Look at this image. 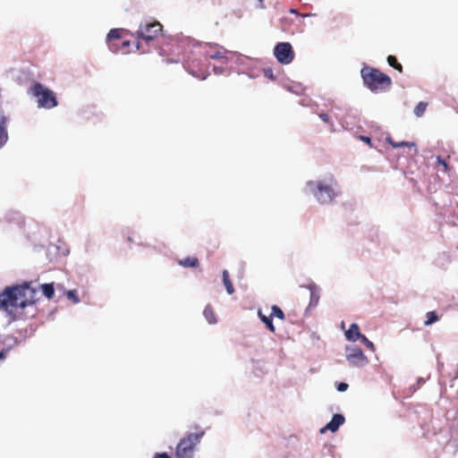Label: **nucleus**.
<instances>
[{"mask_svg": "<svg viewBox=\"0 0 458 458\" xmlns=\"http://www.w3.org/2000/svg\"><path fill=\"white\" fill-rule=\"evenodd\" d=\"M30 284L26 282L5 287L0 293V308L19 318L34 317L38 291Z\"/></svg>", "mask_w": 458, "mask_h": 458, "instance_id": "nucleus-1", "label": "nucleus"}, {"mask_svg": "<svg viewBox=\"0 0 458 458\" xmlns=\"http://www.w3.org/2000/svg\"><path fill=\"white\" fill-rule=\"evenodd\" d=\"M364 85L371 91H383L392 85L391 78L380 70L365 66L360 71Z\"/></svg>", "mask_w": 458, "mask_h": 458, "instance_id": "nucleus-2", "label": "nucleus"}, {"mask_svg": "<svg viewBox=\"0 0 458 458\" xmlns=\"http://www.w3.org/2000/svg\"><path fill=\"white\" fill-rule=\"evenodd\" d=\"M330 182V184H327L322 181H309L307 182V186L317 200L321 204L331 202L336 196L334 186H335L337 182L333 176H331Z\"/></svg>", "mask_w": 458, "mask_h": 458, "instance_id": "nucleus-3", "label": "nucleus"}, {"mask_svg": "<svg viewBox=\"0 0 458 458\" xmlns=\"http://www.w3.org/2000/svg\"><path fill=\"white\" fill-rule=\"evenodd\" d=\"M28 92L36 98L38 106L40 108L51 109L58 104L55 93L40 82H35Z\"/></svg>", "mask_w": 458, "mask_h": 458, "instance_id": "nucleus-4", "label": "nucleus"}, {"mask_svg": "<svg viewBox=\"0 0 458 458\" xmlns=\"http://www.w3.org/2000/svg\"><path fill=\"white\" fill-rule=\"evenodd\" d=\"M204 434V430L200 429L182 438L176 446L175 458H192L195 446L199 443Z\"/></svg>", "mask_w": 458, "mask_h": 458, "instance_id": "nucleus-5", "label": "nucleus"}, {"mask_svg": "<svg viewBox=\"0 0 458 458\" xmlns=\"http://www.w3.org/2000/svg\"><path fill=\"white\" fill-rule=\"evenodd\" d=\"M163 31L162 24L157 21L140 23L138 30L132 36L138 40L150 42L155 40Z\"/></svg>", "mask_w": 458, "mask_h": 458, "instance_id": "nucleus-6", "label": "nucleus"}, {"mask_svg": "<svg viewBox=\"0 0 458 458\" xmlns=\"http://www.w3.org/2000/svg\"><path fill=\"white\" fill-rule=\"evenodd\" d=\"M274 55L283 64H289L294 59V52L292 45L288 42L278 43L274 48Z\"/></svg>", "mask_w": 458, "mask_h": 458, "instance_id": "nucleus-7", "label": "nucleus"}, {"mask_svg": "<svg viewBox=\"0 0 458 458\" xmlns=\"http://www.w3.org/2000/svg\"><path fill=\"white\" fill-rule=\"evenodd\" d=\"M346 358L351 364L356 367L363 366L368 362L367 357L359 347L352 349Z\"/></svg>", "mask_w": 458, "mask_h": 458, "instance_id": "nucleus-8", "label": "nucleus"}, {"mask_svg": "<svg viewBox=\"0 0 458 458\" xmlns=\"http://www.w3.org/2000/svg\"><path fill=\"white\" fill-rule=\"evenodd\" d=\"M344 417L342 414H335L332 420L320 429V432L325 433L327 430L335 432L338 430L339 427L344 423Z\"/></svg>", "mask_w": 458, "mask_h": 458, "instance_id": "nucleus-9", "label": "nucleus"}, {"mask_svg": "<svg viewBox=\"0 0 458 458\" xmlns=\"http://www.w3.org/2000/svg\"><path fill=\"white\" fill-rule=\"evenodd\" d=\"M360 332L359 326L356 323H352L350 328L345 331V337L347 340L355 342L360 337Z\"/></svg>", "mask_w": 458, "mask_h": 458, "instance_id": "nucleus-10", "label": "nucleus"}, {"mask_svg": "<svg viewBox=\"0 0 458 458\" xmlns=\"http://www.w3.org/2000/svg\"><path fill=\"white\" fill-rule=\"evenodd\" d=\"M226 50L223 47H217L216 49H210L206 52V56L208 59H223L226 57Z\"/></svg>", "mask_w": 458, "mask_h": 458, "instance_id": "nucleus-11", "label": "nucleus"}, {"mask_svg": "<svg viewBox=\"0 0 458 458\" xmlns=\"http://www.w3.org/2000/svg\"><path fill=\"white\" fill-rule=\"evenodd\" d=\"M122 33H123V30L121 29H112L107 36H106V40L109 44V47L113 50V51H115L114 48H113V46L111 45L112 44V41L114 40V39H120L122 38Z\"/></svg>", "mask_w": 458, "mask_h": 458, "instance_id": "nucleus-12", "label": "nucleus"}, {"mask_svg": "<svg viewBox=\"0 0 458 458\" xmlns=\"http://www.w3.org/2000/svg\"><path fill=\"white\" fill-rule=\"evenodd\" d=\"M186 69L189 72V73H191V75H193L194 77H196V78H198L199 80H205L206 77H207V71H206V69L195 70L193 68V64H188Z\"/></svg>", "mask_w": 458, "mask_h": 458, "instance_id": "nucleus-13", "label": "nucleus"}, {"mask_svg": "<svg viewBox=\"0 0 458 458\" xmlns=\"http://www.w3.org/2000/svg\"><path fill=\"white\" fill-rule=\"evenodd\" d=\"M179 264L184 267H199V262L196 257H187L179 260Z\"/></svg>", "mask_w": 458, "mask_h": 458, "instance_id": "nucleus-14", "label": "nucleus"}, {"mask_svg": "<svg viewBox=\"0 0 458 458\" xmlns=\"http://www.w3.org/2000/svg\"><path fill=\"white\" fill-rule=\"evenodd\" d=\"M222 277H223V283L225 286L226 292L228 293V294H233L234 293V288H233V283L230 280L229 273L227 270L223 271Z\"/></svg>", "mask_w": 458, "mask_h": 458, "instance_id": "nucleus-15", "label": "nucleus"}, {"mask_svg": "<svg viewBox=\"0 0 458 458\" xmlns=\"http://www.w3.org/2000/svg\"><path fill=\"white\" fill-rule=\"evenodd\" d=\"M203 315L209 324H216V314L210 305H207L204 309Z\"/></svg>", "mask_w": 458, "mask_h": 458, "instance_id": "nucleus-16", "label": "nucleus"}, {"mask_svg": "<svg viewBox=\"0 0 458 458\" xmlns=\"http://www.w3.org/2000/svg\"><path fill=\"white\" fill-rule=\"evenodd\" d=\"M40 288L42 290L43 294L47 299H52L54 297L55 287H54V284L53 283H51V284H43L40 285Z\"/></svg>", "mask_w": 458, "mask_h": 458, "instance_id": "nucleus-17", "label": "nucleus"}, {"mask_svg": "<svg viewBox=\"0 0 458 458\" xmlns=\"http://www.w3.org/2000/svg\"><path fill=\"white\" fill-rule=\"evenodd\" d=\"M259 317L260 318V320L266 324L267 327L268 328V330L272 333H274L276 331V328H275V326L272 322V317L270 316V318L263 315L260 311H259Z\"/></svg>", "mask_w": 458, "mask_h": 458, "instance_id": "nucleus-18", "label": "nucleus"}, {"mask_svg": "<svg viewBox=\"0 0 458 458\" xmlns=\"http://www.w3.org/2000/svg\"><path fill=\"white\" fill-rule=\"evenodd\" d=\"M387 63L391 67L394 68L399 72H403V66L398 63L397 58L394 55H388Z\"/></svg>", "mask_w": 458, "mask_h": 458, "instance_id": "nucleus-19", "label": "nucleus"}, {"mask_svg": "<svg viewBox=\"0 0 458 458\" xmlns=\"http://www.w3.org/2000/svg\"><path fill=\"white\" fill-rule=\"evenodd\" d=\"M7 139H8V135H7V131H6V129L4 126V122L2 121L0 123V148L5 144V142L7 141Z\"/></svg>", "mask_w": 458, "mask_h": 458, "instance_id": "nucleus-20", "label": "nucleus"}, {"mask_svg": "<svg viewBox=\"0 0 458 458\" xmlns=\"http://www.w3.org/2000/svg\"><path fill=\"white\" fill-rule=\"evenodd\" d=\"M386 141L394 148H400V147H403V146H407V147H410V148H415V144L414 143H410V142H407V141H401V142H395L394 140H393L391 138H386Z\"/></svg>", "mask_w": 458, "mask_h": 458, "instance_id": "nucleus-21", "label": "nucleus"}, {"mask_svg": "<svg viewBox=\"0 0 458 458\" xmlns=\"http://www.w3.org/2000/svg\"><path fill=\"white\" fill-rule=\"evenodd\" d=\"M271 317H276L281 320L284 319V313L280 307L273 305L271 308Z\"/></svg>", "mask_w": 458, "mask_h": 458, "instance_id": "nucleus-22", "label": "nucleus"}, {"mask_svg": "<svg viewBox=\"0 0 458 458\" xmlns=\"http://www.w3.org/2000/svg\"><path fill=\"white\" fill-rule=\"evenodd\" d=\"M428 106V104L425 103V102H419L418 105L415 106L414 108V114L418 116V117H420L423 115V114L425 113L426 111V108Z\"/></svg>", "mask_w": 458, "mask_h": 458, "instance_id": "nucleus-23", "label": "nucleus"}, {"mask_svg": "<svg viewBox=\"0 0 458 458\" xmlns=\"http://www.w3.org/2000/svg\"><path fill=\"white\" fill-rule=\"evenodd\" d=\"M427 320L424 322L425 326H429L438 320V316L435 311H428L426 314Z\"/></svg>", "mask_w": 458, "mask_h": 458, "instance_id": "nucleus-24", "label": "nucleus"}, {"mask_svg": "<svg viewBox=\"0 0 458 458\" xmlns=\"http://www.w3.org/2000/svg\"><path fill=\"white\" fill-rule=\"evenodd\" d=\"M66 296L73 303H79L80 302V298H79V296L77 294V291L76 290H69V291H67Z\"/></svg>", "mask_w": 458, "mask_h": 458, "instance_id": "nucleus-25", "label": "nucleus"}, {"mask_svg": "<svg viewBox=\"0 0 458 458\" xmlns=\"http://www.w3.org/2000/svg\"><path fill=\"white\" fill-rule=\"evenodd\" d=\"M359 339L365 344V346L368 349H369L372 352L375 351L374 344L371 341H369L365 335H360V337Z\"/></svg>", "mask_w": 458, "mask_h": 458, "instance_id": "nucleus-26", "label": "nucleus"}, {"mask_svg": "<svg viewBox=\"0 0 458 458\" xmlns=\"http://www.w3.org/2000/svg\"><path fill=\"white\" fill-rule=\"evenodd\" d=\"M437 164L438 165H442L443 166V172L444 173H448L450 171V167H449V165L447 164V162L444 159L441 158V157H437Z\"/></svg>", "mask_w": 458, "mask_h": 458, "instance_id": "nucleus-27", "label": "nucleus"}, {"mask_svg": "<svg viewBox=\"0 0 458 458\" xmlns=\"http://www.w3.org/2000/svg\"><path fill=\"white\" fill-rule=\"evenodd\" d=\"M264 76L271 81H275L276 77L274 76L273 70L271 68H267L264 70Z\"/></svg>", "mask_w": 458, "mask_h": 458, "instance_id": "nucleus-28", "label": "nucleus"}, {"mask_svg": "<svg viewBox=\"0 0 458 458\" xmlns=\"http://www.w3.org/2000/svg\"><path fill=\"white\" fill-rule=\"evenodd\" d=\"M347 388H348V384L344 383V382L339 383L337 386V390L340 392H344V391L347 390Z\"/></svg>", "mask_w": 458, "mask_h": 458, "instance_id": "nucleus-29", "label": "nucleus"}, {"mask_svg": "<svg viewBox=\"0 0 458 458\" xmlns=\"http://www.w3.org/2000/svg\"><path fill=\"white\" fill-rule=\"evenodd\" d=\"M287 20H288V18H287V17H283V18L281 19V22H282V29H283L284 31H288V30H290V29H289V27H288L286 24H284V23H286Z\"/></svg>", "mask_w": 458, "mask_h": 458, "instance_id": "nucleus-30", "label": "nucleus"}, {"mask_svg": "<svg viewBox=\"0 0 458 458\" xmlns=\"http://www.w3.org/2000/svg\"><path fill=\"white\" fill-rule=\"evenodd\" d=\"M153 458H171L166 453H157Z\"/></svg>", "mask_w": 458, "mask_h": 458, "instance_id": "nucleus-31", "label": "nucleus"}, {"mask_svg": "<svg viewBox=\"0 0 458 458\" xmlns=\"http://www.w3.org/2000/svg\"><path fill=\"white\" fill-rule=\"evenodd\" d=\"M319 117L325 123H329V121H330L329 115L327 114H320Z\"/></svg>", "mask_w": 458, "mask_h": 458, "instance_id": "nucleus-32", "label": "nucleus"}, {"mask_svg": "<svg viewBox=\"0 0 458 458\" xmlns=\"http://www.w3.org/2000/svg\"><path fill=\"white\" fill-rule=\"evenodd\" d=\"M360 140L362 141H364L365 143L369 144V146H371V139L369 137H367V136H360Z\"/></svg>", "mask_w": 458, "mask_h": 458, "instance_id": "nucleus-33", "label": "nucleus"}, {"mask_svg": "<svg viewBox=\"0 0 458 458\" xmlns=\"http://www.w3.org/2000/svg\"><path fill=\"white\" fill-rule=\"evenodd\" d=\"M258 1H259V4H258V6H259V8H264V7H265V6H264V0H258Z\"/></svg>", "mask_w": 458, "mask_h": 458, "instance_id": "nucleus-34", "label": "nucleus"}, {"mask_svg": "<svg viewBox=\"0 0 458 458\" xmlns=\"http://www.w3.org/2000/svg\"><path fill=\"white\" fill-rule=\"evenodd\" d=\"M122 45H123V47H127L130 46V41L129 40H125V41L123 42Z\"/></svg>", "mask_w": 458, "mask_h": 458, "instance_id": "nucleus-35", "label": "nucleus"}, {"mask_svg": "<svg viewBox=\"0 0 458 458\" xmlns=\"http://www.w3.org/2000/svg\"><path fill=\"white\" fill-rule=\"evenodd\" d=\"M5 358V352H0V360H4Z\"/></svg>", "mask_w": 458, "mask_h": 458, "instance_id": "nucleus-36", "label": "nucleus"}, {"mask_svg": "<svg viewBox=\"0 0 458 458\" xmlns=\"http://www.w3.org/2000/svg\"><path fill=\"white\" fill-rule=\"evenodd\" d=\"M290 13H295L296 15H299V13H297V11H295L294 9H291V10H290Z\"/></svg>", "mask_w": 458, "mask_h": 458, "instance_id": "nucleus-37", "label": "nucleus"}, {"mask_svg": "<svg viewBox=\"0 0 458 458\" xmlns=\"http://www.w3.org/2000/svg\"><path fill=\"white\" fill-rule=\"evenodd\" d=\"M418 383H419V384L423 383V380H422L421 378H420V379H419V381H418Z\"/></svg>", "mask_w": 458, "mask_h": 458, "instance_id": "nucleus-38", "label": "nucleus"}]
</instances>
